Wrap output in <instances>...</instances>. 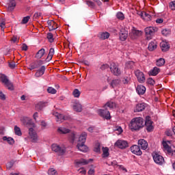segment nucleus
I'll return each instance as SVG.
<instances>
[{"label": "nucleus", "mask_w": 175, "mask_h": 175, "mask_svg": "<svg viewBox=\"0 0 175 175\" xmlns=\"http://www.w3.org/2000/svg\"><path fill=\"white\" fill-rule=\"evenodd\" d=\"M135 75L137 78L139 83H144V81H146V77H144V73L140 71V70H137L135 72Z\"/></svg>", "instance_id": "1a4fd4ad"}, {"label": "nucleus", "mask_w": 175, "mask_h": 175, "mask_svg": "<svg viewBox=\"0 0 175 175\" xmlns=\"http://www.w3.org/2000/svg\"><path fill=\"white\" fill-rule=\"evenodd\" d=\"M111 33H113V35H117L118 33V30L113 28L111 30Z\"/></svg>", "instance_id": "338daca9"}, {"label": "nucleus", "mask_w": 175, "mask_h": 175, "mask_svg": "<svg viewBox=\"0 0 175 175\" xmlns=\"http://www.w3.org/2000/svg\"><path fill=\"white\" fill-rule=\"evenodd\" d=\"M47 39H48V40H49V42L51 43H53V42H54V37L53 36V33H48V34H47Z\"/></svg>", "instance_id": "3c124183"}, {"label": "nucleus", "mask_w": 175, "mask_h": 175, "mask_svg": "<svg viewBox=\"0 0 175 175\" xmlns=\"http://www.w3.org/2000/svg\"><path fill=\"white\" fill-rule=\"evenodd\" d=\"M145 126L148 132H152L154 131V126H152V121L150 119V116H146Z\"/></svg>", "instance_id": "9d476101"}, {"label": "nucleus", "mask_w": 175, "mask_h": 175, "mask_svg": "<svg viewBox=\"0 0 175 175\" xmlns=\"http://www.w3.org/2000/svg\"><path fill=\"white\" fill-rule=\"evenodd\" d=\"M72 109L74 111L77 113H81L83 111V105L79 102H75L72 105Z\"/></svg>", "instance_id": "4468645a"}, {"label": "nucleus", "mask_w": 175, "mask_h": 175, "mask_svg": "<svg viewBox=\"0 0 175 175\" xmlns=\"http://www.w3.org/2000/svg\"><path fill=\"white\" fill-rule=\"evenodd\" d=\"M143 126H144V121L141 117L133 118L129 124L131 131H139Z\"/></svg>", "instance_id": "f257e3e1"}, {"label": "nucleus", "mask_w": 175, "mask_h": 175, "mask_svg": "<svg viewBox=\"0 0 175 175\" xmlns=\"http://www.w3.org/2000/svg\"><path fill=\"white\" fill-rule=\"evenodd\" d=\"M170 8H171V10H175V1L170 3Z\"/></svg>", "instance_id": "bf43d9fd"}, {"label": "nucleus", "mask_w": 175, "mask_h": 175, "mask_svg": "<svg viewBox=\"0 0 175 175\" xmlns=\"http://www.w3.org/2000/svg\"><path fill=\"white\" fill-rule=\"evenodd\" d=\"M120 83H121V81H120V79H115V80L112 81L111 85L113 88L117 87V85H120Z\"/></svg>", "instance_id": "c03bdc74"}, {"label": "nucleus", "mask_w": 175, "mask_h": 175, "mask_svg": "<svg viewBox=\"0 0 175 175\" xmlns=\"http://www.w3.org/2000/svg\"><path fill=\"white\" fill-rule=\"evenodd\" d=\"M165 135H166L167 136H172V135H173V133L172 132L171 130H167V131H165Z\"/></svg>", "instance_id": "774afa93"}, {"label": "nucleus", "mask_w": 175, "mask_h": 175, "mask_svg": "<svg viewBox=\"0 0 175 175\" xmlns=\"http://www.w3.org/2000/svg\"><path fill=\"white\" fill-rule=\"evenodd\" d=\"M144 109H146V104H144V103L137 104L136 105L135 112L137 113V112H139V111H143V110H144Z\"/></svg>", "instance_id": "bb28decb"}, {"label": "nucleus", "mask_w": 175, "mask_h": 175, "mask_svg": "<svg viewBox=\"0 0 175 175\" xmlns=\"http://www.w3.org/2000/svg\"><path fill=\"white\" fill-rule=\"evenodd\" d=\"M44 72H46V67L44 66H41V68L38 70L35 74V77H42L44 75Z\"/></svg>", "instance_id": "412c9836"}, {"label": "nucleus", "mask_w": 175, "mask_h": 175, "mask_svg": "<svg viewBox=\"0 0 175 175\" xmlns=\"http://www.w3.org/2000/svg\"><path fill=\"white\" fill-rule=\"evenodd\" d=\"M116 17L117 18H118V20H120L121 21L125 19V16L122 12H118L116 14Z\"/></svg>", "instance_id": "37998d69"}, {"label": "nucleus", "mask_w": 175, "mask_h": 175, "mask_svg": "<svg viewBox=\"0 0 175 175\" xmlns=\"http://www.w3.org/2000/svg\"><path fill=\"white\" fill-rule=\"evenodd\" d=\"M122 81L124 84H130L131 83V77H124Z\"/></svg>", "instance_id": "49530a36"}, {"label": "nucleus", "mask_w": 175, "mask_h": 175, "mask_svg": "<svg viewBox=\"0 0 175 175\" xmlns=\"http://www.w3.org/2000/svg\"><path fill=\"white\" fill-rule=\"evenodd\" d=\"M47 23L49 31H54V29H57V23L53 21H48Z\"/></svg>", "instance_id": "393cba45"}, {"label": "nucleus", "mask_w": 175, "mask_h": 175, "mask_svg": "<svg viewBox=\"0 0 175 175\" xmlns=\"http://www.w3.org/2000/svg\"><path fill=\"white\" fill-rule=\"evenodd\" d=\"M109 68V64H103L100 66L101 70H105V69H107Z\"/></svg>", "instance_id": "69168bd1"}, {"label": "nucleus", "mask_w": 175, "mask_h": 175, "mask_svg": "<svg viewBox=\"0 0 175 175\" xmlns=\"http://www.w3.org/2000/svg\"><path fill=\"white\" fill-rule=\"evenodd\" d=\"M53 114L56 118L57 122H64V121H69L70 120V116H64L62 114H60L58 112H53Z\"/></svg>", "instance_id": "20e7f679"}, {"label": "nucleus", "mask_w": 175, "mask_h": 175, "mask_svg": "<svg viewBox=\"0 0 175 175\" xmlns=\"http://www.w3.org/2000/svg\"><path fill=\"white\" fill-rule=\"evenodd\" d=\"M80 91L77 89H75L72 92V95L75 98H79L80 96Z\"/></svg>", "instance_id": "8fccbe9b"}, {"label": "nucleus", "mask_w": 175, "mask_h": 175, "mask_svg": "<svg viewBox=\"0 0 175 175\" xmlns=\"http://www.w3.org/2000/svg\"><path fill=\"white\" fill-rule=\"evenodd\" d=\"M153 159L157 165H163V163H165V159L158 153L153 154Z\"/></svg>", "instance_id": "6e6552de"}, {"label": "nucleus", "mask_w": 175, "mask_h": 175, "mask_svg": "<svg viewBox=\"0 0 175 175\" xmlns=\"http://www.w3.org/2000/svg\"><path fill=\"white\" fill-rule=\"evenodd\" d=\"M21 122L24 124V125H28L29 124V121H31V119L28 117H22L21 118Z\"/></svg>", "instance_id": "f704fd0d"}, {"label": "nucleus", "mask_w": 175, "mask_h": 175, "mask_svg": "<svg viewBox=\"0 0 175 175\" xmlns=\"http://www.w3.org/2000/svg\"><path fill=\"white\" fill-rule=\"evenodd\" d=\"M143 33L142 32V31H139L135 28H133L131 30V33H130V38L131 39H137L139 38V36H142V34Z\"/></svg>", "instance_id": "ddd939ff"}, {"label": "nucleus", "mask_w": 175, "mask_h": 175, "mask_svg": "<svg viewBox=\"0 0 175 175\" xmlns=\"http://www.w3.org/2000/svg\"><path fill=\"white\" fill-rule=\"evenodd\" d=\"M157 47H158V46L157 45V42L153 41L148 44V49L149 51H154V50H155Z\"/></svg>", "instance_id": "7c9ffc66"}, {"label": "nucleus", "mask_w": 175, "mask_h": 175, "mask_svg": "<svg viewBox=\"0 0 175 175\" xmlns=\"http://www.w3.org/2000/svg\"><path fill=\"white\" fill-rule=\"evenodd\" d=\"M29 18H31V17H29V16L24 17L22 20V24H27V23H28V21H29Z\"/></svg>", "instance_id": "5fc2aeb1"}, {"label": "nucleus", "mask_w": 175, "mask_h": 175, "mask_svg": "<svg viewBox=\"0 0 175 175\" xmlns=\"http://www.w3.org/2000/svg\"><path fill=\"white\" fill-rule=\"evenodd\" d=\"M86 3L88 5H89L90 8H95V4L91 1H86Z\"/></svg>", "instance_id": "13d9d810"}, {"label": "nucleus", "mask_w": 175, "mask_h": 175, "mask_svg": "<svg viewBox=\"0 0 175 175\" xmlns=\"http://www.w3.org/2000/svg\"><path fill=\"white\" fill-rule=\"evenodd\" d=\"M3 140L8 142V144H14V139L12 137H3Z\"/></svg>", "instance_id": "c9c22d12"}, {"label": "nucleus", "mask_w": 175, "mask_h": 175, "mask_svg": "<svg viewBox=\"0 0 175 175\" xmlns=\"http://www.w3.org/2000/svg\"><path fill=\"white\" fill-rule=\"evenodd\" d=\"M90 161H91V159L85 160L84 159H81L80 160H75V163L77 165H88Z\"/></svg>", "instance_id": "c756f323"}, {"label": "nucleus", "mask_w": 175, "mask_h": 175, "mask_svg": "<svg viewBox=\"0 0 175 175\" xmlns=\"http://www.w3.org/2000/svg\"><path fill=\"white\" fill-rule=\"evenodd\" d=\"M114 131L116 132V133L118 135H121V133H122V132H124V130H122V128L120 126H117L115 129Z\"/></svg>", "instance_id": "79ce46f5"}, {"label": "nucleus", "mask_w": 175, "mask_h": 175, "mask_svg": "<svg viewBox=\"0 0 175 175\" xmlns=\"http://www.w3.org/2000/svg\"><path fill=\"white\" fill-rule=\"evenodd\" d=\"M160 47L161 49V51H163L165 53L166 51H169V49H170V44H169V42L162 41L160 43Z\"/></svg>", "instance_id": "f3484780"}, {"label": "nucleus", "mask_w": 175, "mask_h": 175, "mask_svg": "<svg viewBox=\"0 0 175 175\" xmlns=\"http://www.w3.org/2000/svg\"><path fill=\"white\" fill-rule=\"evenodd\" d=\"M118 168L120 170H122L123 172H124V173H126L128 172V170H126V168H125V167H124L123 165H118Z\"/></svg>", "instance_id": "052dcab7"}, {"label": "nucleus", "mask_w": 175, "mask_h": 175, "mask_svg": "<svg viewBox=\"0 0 175 175\" xmlns=\"http://www.w3.org/2000/svg\"><path fill=\"white\" fill-rule=\"evenodd\" d=\"M14 133L16 135H17V136H21L22 135L21 129L17 126H14Z\"/></svg>", "instance_id": "a19ab883"}, {"label": "nucleus", "mask_w": 175, "mask_h": 175, "mask_svg": "<svg viewBox=\"0 0 175 175\" xmlns=\"http://www.w3.org/2000/svg\"><path fill=\"white\" fill-rule=\"evenodd\" d=\"M69 139L70 140L71 143H73L75 140H76V134L75 132L70 133Z\"/></svg>", "instance_id": "de8ad7c7"}, {"label": "nucleus", "mask_w": 175, "mask_h": 175, "mask_svg": "<svg viewBox=\"0 0 175 175\" xmlns=\"http://www.w3.org/2000/svg\"><path fill=\"white\" fill-rule=\"evenodd\" d=\"M9 66L11 69H14L16 68V63L14 62H10Z\"/></svg>", "instance_id": "e2e57ef3"}, {"label": "nucleus", "mask_w": 175, "mask_h": 175, "mask_svg": "<svg viewBox=\"0 0 175 175\" xmlns=\"http://www.w3.org/2000/svg\"><path fill=\"white\" fill-rule=\"evenodd\" d=\"M46 53V51L44 49H41L38 51V52L36 55V57L38 58V59H40V58H43L44 54Z\"/></svg>", "instance_id": "c85d7f7f"}, {"label": "nucleus", "mask_w": 175, "mask_h": 175, "mask_svg": "<svg viewBox=\"0 0 175 175\" xmlns=\"http://www.w3.org/2000/svg\"><path fill=\"white\" fill-rule=\"evenodd\" d=\"M119 38L122 42H125V40L128 39V31L124 29H122L119 34Z\"/></svg>", "instance_id": "dca6fc26"}, {"label": "nucleus", "mask_w": 175, "mask_h": 175, "mask_svg": "<svg viewBox=\"0 0 175 175\" xmlns=\"http://www.w3.org/2000/svg\"><path fill=\"white\" fill-rule=\"evenodd\" d=\"M16 1L15 0H10L8 3V9L9 10H13L14 8H16Z\"/></svg>", "instance_id": "2f4dec72"}, {"label": "nucleus", "mask_w": 175, "mask_h": 175, "mask_svg": "<svg viewBox=\"0 0 175 175\" xmlns=\"http://www.w3.org/2000/svg\"><path fill=\"white\" fill-rule=\"evenodd\" d=\"M79 172L81 174H85V173H87V171L84 168H80Z\"/></svg>", "instance_id": "0e129e2a"}, {"label": "nucleus", "mask_w": 175, "mask_h": 175, "mask_svg": "<svg viewBox=\"0 0 175 175\" xmlns=\"http://www.w3.org/2000/svg\"><path fill=\"white\" fill-rule=\"evenodd\" d=\"M148 84H150V85H154L155 84V81L152 79V78H149L147 79Z\"/></svg>", "instance_id": "4d7b16f0"}, {"label": "nucleus", "mask_w": 175, "mask_h": 175, "mask_svg": "<svg viewBox=\"0 0 175 175\" xmlns=\"http://www.w3.org/2000/svg\"><path fill=\"white\" fill-rule=\"evenodd\" d=\"M57 133L59 135H66L68 133H70V130L69 129V126H59L57 129Z\"/></svg>", "instance_id": "f8f14e48"}, {"label": "nucleus", "mask_w": 175, "mask_h": 175, "mask_svg": "<svg viewBox=\"0 0 175 175\" xmlns=\"http://www.w3.org/2000/svg\"><path fill=\"white\" fill-rule=\"evenodd\" d=\"M47 105V102L40 101L36 105V108L37 109V110H42V109L46 107Z\"/></svg>", "instance_id": "cd10ccee"}, {"label": "nucleus", "mask_w": 175, "mask_h": 175, "mask_svg": "<svg viewBox=\"0 0 175 175\" xmlns=\"http://www.w3.org/2000/svg\"><path fill=\"white\" fill-rule=\"evenodd\" d=\"M161 33H162V35H163L164 36H167V35H170V30L164 29L162 30Z\"/></svg>", "instance_id": "864d4df0"}, {"label": "nucleus", "mask_w": 175, "mask_h": 175, "mask_svg": "<svg viewBox=\"0 0 175 175\" xmlns=\"http://www.w3.org/2000/svg\"><path fill=\"white\" fill-rule=\"evenodd\" d=\"M29 137L33 143H36V142H38V134L33 128L29 129Z\"/></svg>", "instance_id": "0eeeda50"}, {"label": "nucleus", "mask_w": 175, "mask_h": 175, "mask_svg": "<svg viewBox=\"0 0 175 175\" xmlns=\"http://www.w3.org/2000/svg\"><path fill=\"white\" fill-rule=\"evenodd\" d=\"M136 91L139 95H144L146 94V87L143 85H139L136 88Z\"/></svg>", "instance_id": "4be33fe9"}, {"label": "nucleus", "mask_w": 175, "mask_h": 175, "mask_svg": "<svg viewBox=\"0 0 175 175\" xmlns=\"http://www.w3.org/2000/svg\"><path fill=\"white\" fill-rule=\"evenodd\" d=\"M115 147H118V148H120L121 150H124L129 147L128 142L122 139H118L115 143Z\"/></svg>", "instance_id": "423d86ee"}, {"label": "nucleus", "mask_w": 175, "mask_h": 175, "mask_svg": "<svg viewBox=\"0 0 175 175\" xmlns=\"http://www.w3.org/2000/svg\"><path fill=\"white\" fill-rule=\"evenodd\" d=\"M157 31H158V28L157 27H149L145 28V33L147 40H151V39H152L154 33H155Z\"/></svg>", "instance_id": "7ed1b4c3"}, {"label": "nucleus", "mask_w": 175, "mask_h": 175, "mask_svg": "<svg viewBox=\"0 0 175 175\" xmlns=\"http://www.w3.org/2000/svg\"><path fill=\"white\" fill-rule=\"evenodd\" d=\"M138 144L140 146L142 150H147L148 147V143L144 139H139L138 141Z\"/></svg>", "instance_id": "5701e85b"}, {"label": "nucleus", "mask_w": 175, "mask_h": 175, "mask_svg": "<svg viewBox=\"0 0 175 175\" xmlns=\"http://www.w3.org/2000/svg\"><path fill=\"white\" fill-rule=\"evenodd\" d=\"M43 64V62L42 60L36 62L29 66L30 70H33V69H37L38 66H40V65Z\"/></svg>", "instance_id": "a878e982"}, {"label": "nucleus", "mask_w": 175, "mask_h": 175, "mask_svg": "<svg viewBox=\"0 0 175 175\" xmlns=\"http://www.w3.org/2000/svg\"><path fill=\"white\" fill-rule=\"evenodd\" d=\"M97 36L101 40H106V39H109V38H110V33H109L107 31H103L98 33Z\"/></svg>", "instance_id": "6ab92c4d"}, {"label": "nucleus", "mask_w": 175, "mask_h": 175, "mask_svg": "<svg viewBox=\"0 0 175 175\" xmlns=\"http://www.w3.org/2000/svg\"><path fill=\"white\" fill-rule=\"evenodd\" d=\"M47 91L49 94H57V90L52 87L48 88Z\"/></svg>", "instance_id": "603ef678"}, {"label": "nucleus", "mask_w": 175, "mask_h": 175, "mask_svg": "<svg viewBox=\"0 0 175 175\" xmlns=\"http://www.w3.org/2000/svg\"><path fill=\"white\" fill-rule=\"evenodd\" d=\"M0 80L4 84L8 83V82L9 81V79H8V77L3 74L0 75Z\"/></svg>", "instance_id": "4c0bfd02"}, {"label": "nucleus", "mask_w": 175, "mask_h": 175, "mask_svg": "<svg viewBox=\"0 0 175 175\" xmlns=\"http://www.w3.org/2000/svg\"><path fill=\"white\" fill-rule=\"evenodd\" d=\"M57 172H55V170L54 168H51L48 171V174L49 175H55Z\"/></svg>", "instance_id": "6e6d98bb"}, {"label": "nucleus", "mask_w": 175, "mask_h": 175, "mask_svg": "<svg viewBox=\"0 0 175 175\" xmlns=\"http://www.w3.org/2000/svg\"><path fill=\"white\" fill-rule=\"evenodd\" d=\"M5 85H6V87H8V88L10 90V91H13L14 90L13 84L10 83L9 81L7 82V83H5Z\"/></svg>", "instance_id": "09e8293b"}, {"label": "nucleus", "mask_w": 175, "mask_h": 175, "mask_svg": "<svg viewBox=\"0 0 175 175\" xmlns=\"http://www.w3.org/2000/svg\"><path fill=\"white\" fill-rule=\"evenodd\" d=\"M104 109H99L97 110V114L105 120H110V102H107L103 107Z\"/></svg>", "instance_id": "f03ea898"}, {"label": "nucleus", "mask_w": 175, "mask_h": 175, "mask_svg": "<svg viewBox=\"0 0 175 175\" xmlns=\"http://www.w3.org/2000/svg\"><path fill=\"white\" fill-rule=\"evenodd\" d=\"M131 151L133 154H135V155H142V154H143L142 150H140V146L137 145H133L131 147Z\"/></svg>", "instance_id": "2eb2a0df"}, {"label": "nucleus", "mask_w": 175, "mask_h": 175, "mask_svg": "<svg viewBox=\"0 0 175 175\" xmlns=\"http://www.w3.org/2000/svg\"><path fill=\"white\" fill-rule=\"evenodd\" d=\"M111 72L114 75V76H121V69L118 68V64L116 63H112L111 64Z\"/></svg>", "instance_id": "39448f33"}, {"label": "nucleus", "mask_w": 175, "mask_h": 175, "mask_svg": "<svg viewBox=\"0 0 175 175\" xmlns=\"http://www.w3.org/2000/svg\"><path fill=\"white\" fill-rule=\"evenodd\" d=\"M0 99L1 100H5L6 99V96H5L3 92H2L1 91H0Z\"/></svg>", "instance_id": "680f3d73"}, {"label": "nucleus", "mask_w": 175, "mask_h": 175, "mask_svg": "<svg viewBox=\"0 0 175 175\" xmlns=\"http://www.w3.org/2000/svg\"><path fill=\"white\" fill-rule=\"evenodd\" d=\"M54 53H55L54 49L51 48L49 50V53L47 57V59H49V61H51V59H53V56L54 55Z\"/></svg>", "instance_id": "58836bf2"}, {"label": "nucleus", "mask_w": 175, "mask_h": 175, "mask_svg": "<svg viewBox=\"0 0 175 175\" xmlns=\"http://www.w3.org/2000/svg\"><path fill=\"white\" fill-rule=\"evenodd\" d=\"M102 150H103V154H102L103 158H107V157H109V148L103 147Z\"/></svg>", "instance_id": "473e14b6"}, {"label": "nucleus", "mask_w": 175, "mask_h": 175, "mask_svg": "<svg viewBox=\"0 0 175 175\" xmlns=\"http://www.w3.org/2000/svg\"><path fill=\"white\" fill-rule=\"evenodd\" d=\"M77 147L82 152H87L88 151V146H85V143H77Z\"/></svg>", "instance_id": "aec40b11"}, {"label": "nucleus", "mask_w": 175, "mask_h": 175, "mask_svg": "<svg viewBox=\"0 0 175 175\" xmlns=\"http://www.w3.org/2000/svg\"><path fill=\"white\" fill-rule=\"evenodd\" d=\"M139 16H140V17H142L143 20H144V21H151V18H152L151 15H150L148 13L146 12H140L139 14Z\"/></svg>", "instance_id": "a211bd4d"}, {"label": "nucleus", "mask_w": 175, "mask_h": 175, "mask_svg": "<svg viewBox=\"0 0 175 175\" xmlns=\"http://www.w3.org/2000/svg\"><path fill=\"white\" fill-rule=\"evenodd\" d=\"M126 67L128 69H133V68L135 67V63L132 61L128 62L127 63H126Z\"/></svg>", "instance_id": "ea45409f"}, {"label": "nucleus", "mask_w": 175, "mask_h": 175, "mask_svg": "<svg viewBox=\"0 0 175 175\" xmlns=\"http://www.w3.org/2000/svg\"><path fill=\"white\" fill-rule=\"evenodd\" d=\"M161 72V69L158 68L157 67H154L151 71L150 75L151 76H157L158 73Z\"/></svg>", "instance_id": "72a5a7b5"}, {"label": "nucleus", "mask_w": 175, "mask_h": 175, "mask_svg": "<svg viewBox=\"0 0 175 175\" xmlns=\"http://www.w3.org/2000/svg\"><path fill=\"white\" fill-rule=\"evenodd\" d=\"M52 151H55V152H58V154L62 155L65 152V148H62L57 144H53L52 145Z\"/></svg>", "instance_id": "9b49d317"}, {"label": "nucleus", "mask_w": 175, "mask_h": 175, "mask_svg": "<svg viewBox=\"0 0 175 175\" xmlns=\"http://www.w3.org/2000/svg\"><path fill=\"white\" fill-rule=\"evenodd\" d=\"M95 152H100V144L99 142L96 143L94 146Z\"/></svg>", "instance_id": "a18cd8bd"}, {"label": "nucleus", "mask_w": 175, "mask_h": 175, "mask_svg": "<svg viewBox=\"0 0 175 175\" xmlns=\"http://www.w3.org/2000/svg\"><path fill=\"white\" fill-rule=\"evenodd\" d=\"M87 140V133L83 132L79 137L78 142L77 143H85Z\"/></svg>", "instance_id": "b1692460"}, {"label": "nucleus", "mask_w": 175, "mask_h": 175, "mask_svg": "<svg viewBox=\"0 0 175 175\" xmlns=\"http://www.w3.org/2000/svg\"><path fill=\"white\" fill-rule=\"evenodd\" d=\"M157 66H163L165 65V59L160 58L156 62Z\"/></svg>", "instance_id": "e433bc0d"}]
</instances>
